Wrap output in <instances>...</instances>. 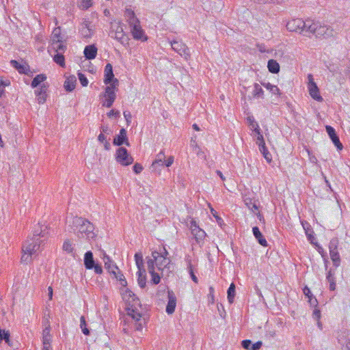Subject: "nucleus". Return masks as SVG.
I'll list each match as a JSON object with an SVG mask.
<instances>
[{
  "label": "nucleus",
  "instance_id": "obj_46",
  "mask_svg": "<svg viewBox=\"0 0 350 350\" xmlns=\"http://www.w3.org/2000/svg\"><path fill=\"white\" fill-rule=\"evenodd\" d=\"M245 202L246 206L253 211L258 209V206L255 202H252V199H246Z\"/></svg>",
  "mask_w": 350,
  "mask_h": 350
},
{
  "label": "nucleus",
  "instance_id": "obj_23",
  "mask_svg": "<svg viewBox=\"0 0 350 350\" xmlns=\"http://www.w3.org/2000/svg\"><path fill=\"white\" fill-rule=\"evenodd\" d=\"M252 232L257 240L258 243L261 245L263 247L267 246V242L262 235V234L260 232L259 228L258 226H254L252 228Z\"/></svg>",
  "mask_w": 350,
  "mask_h": 350
},
{
  "label": "nucleus",
  "instance_id": "obj_42",
  "mask_svg": "<svg viewBox=\"0 0 350 350\" xmlns=\"http://www.w3.org/2000/svg\"><path fill=\"white\" fill-rule=\"evenodd\" d=\"M120 282V284L122 286H126L127 282L125 279L124 275L119 271H116V275H113Z\"/></svg>",
  "mask_w": 350,
  "mask_h": 350
},
{
  "label": "nucleus",
  "instance_id": "obj_3",
  "mask_svg": "<svg viewBox=\"0 0 350 350\" xmlns=\"http://www.w3.org/2000/svg\"><path fill=\"white\" fill-rule=\"evenodd\" d=\"M41 241H37L32 239H28L23 245V254L21 256V262L29 263L31 261L32 255L35 254L39 250Z\"/></svg>",
  "mask_w": 350,
  "mask_h": 350
},
{
  "label": "nucleus",
  "instance_id": "obj_63",
  "mask_svg": "<svg viewBox=\"0 0 350 350\" xmlns=\"http://www.w3.org/2000/svg\"><path fill=\"white\" fill-rule=\"evenodd\" d=\"M303 293L305 295V296L308 298L312 297L313 296L312 293L310 291V289L306 286L303 288Z\"/></svg>",
  "mask_w": 350,
  "mask_h": 350
},
{
  "label": "nucleus",
  "instance_id": "obj_21",
  "mask_svg": "<svg viewBox=\"0 0 350 350\" xmlns=\"http://www.w3.org/2000/svg\"><path fill=\"white\" fill-rule=\"evenodd\" d=\"M46 86L44 84L43 85H41V87L35 91V94H36L37 97V101L39 104H43L47 97L46 94Z\"/></svg>",
  "mask_w": 350,
  "mask_h": 350
},
{
  "label": "nucleus",
  "instance_id": "obj_9",
  "mask_svg": "<svg viewBox=\"0 0 350 350\" xmlns=\"http://www.w3.org/2000/svg\"><path fill=\"white\" fill-rule=\"evenodd\" d=\"M172 48L185 59L190 58L191 54L189 48L181 41L173 40L170 42Z\"/></svg>",
  "mask_w": 350,
  "mask_h": 350
},
{
  "label": "nucleus",
  "instance_id": "obj_56",
  "mask_svg": "<svg viewBox=\"0 0 350 350\" xmlns=\"http://www.w3.org/2000/svg\"><path fill=\"white\" fill-rule=\"evenodd\" d=\"M81 5L84 9H88L92 6V0H81Z\"/></svg>",
  "mask_w": 350,
  "mask_h": 350
},
{
  "label": "nucleus",
  "instance_id": "obj_29",
  "mask_svg": "<svg viewBox=\"0 0 350 350\" xmlns=\"http://www.w3.org/2000/svg\"><path fill=\"white\" fill-rule=\"evenodd\" d=\"M10 64L21 74H27V71L29 70L28 65L21 64L16 60H11Z\"/></svg>",
  "mask_w": 350,
  "mask_h": 350
},
{
  "label": "nucleus",
  "instance_id": "obj_49",
  "mask_svg": "<svg viewBox=\"0 0 350 350\" xmlns=\"http://www.w3.org/2000/svg\"><path fill=\"white\" fill-rule=\"evenodd\" d=\"M158 166H164V161L163 160H161V161H157V159H155V160L152 162V165H151V169L152 171H155L157 170Z\"/></svg>",
  "mask_w": 350,
  "mask_h": 350
},
{
  "label": "nucleus",
  "instance_id": "obj_10",
  "mask_svg": "<svg viewBox=\"0 0 350 350\" xmlns=\"http://www.w3.org/2000/svg\"><path fill=\"white\" fill-rule=\"evenodd\" d=\"M127 314L135 321V329L141 331L143 328V324L141 319L142 314L137 311L136 308H133V306H131V308H128L127 309Z\"/></svg>",
  "mask_w": 350,
  "mask_h": 350
},
{
  "label": "nucleus",
  "instance_id": "obj_6",
  "mask_svg": "<svg viewBox=\"0 0 350 350\" xmlns=\"http://www.w3.org/2000/svg\"><path fill=\"white\" fill-rule=\"evenodd\" d=\"M118 80L116 79L113 83H111L109 85L105 87V97L106 98V101L105 103L103 104L105 107L109 108L113 105L116 98L115 89L118 85Z\"/></svg>",
  "mask_w": 350,
  "mask_h": 350
},
{
  "label": "nucleus",
  "instance_id": "obj_25",
  "mask_svg": "<svg viewBox=\"0 0 350 350\" xmlns=\"http://www.w3.org/2000/svg\"><path fill=\"white\" fill-rule=\"evenodd\" d=\"M191 234L194 237L197 243L200 244L201 243H203V241L206 237V232L204 230L199 228H193Z\"/></svg>",
  "mask_w": 350,
  "mask_h": 350
},
{
  "label": "nucleus",
  "instance_id": "obj_22",
  "mask_svg": "<svg viewBox=\"0 0 350 350\" xmlns=\"http://www.w3.org/2000/svg\"><path fill=\"white\" fill-rule=\"evenodd\" d=\"M95 261L93 256V253L91 251H88L84 255V266L87 269H92L94 267Z\"/></svg>",
  "mask_w": 350,
  "mask_h": 350
},
{
  "label": "nucleus",
  "instance_id": "obj_35",
  "mask_svg": "<svg viewBox=\"0 0 350 350\" xmlns=\"http://www.w3.org/2000/svg\"><path fill=\"white\" fill-rule=\"evenodd\" d=\"M235 284L232 282L227 291V298L230 304H232L234 302V299L235 297Z\"/></svg>",
  "mask_w": 350,
  "mask_h": 350
},
{
  "label": "nucleus",
  "instance_id": "obj_47",
  "mask_svg": "<svg viewBox=\"0 0 350 350\" xmlns=\"http://www.w3.org/2000/svg\"><path fill=\"white\" fill-rule=\"evenodd\" d=\"M79 80L83 87H85L88 84V80L85 75L81 72L78 73Z\"/></svg>",
  "mask_w": 350,
  "mask_h": 350
},
{
  "label": "nucleus",
  "instance_id": "obj_18",
  "mask_svg": "<svg viewBox=\"0 0 350 350\" xmlns=\"http://www.w3.org/2000/svg\"><path fill=\"white\" fill-rule=\"evenodd\" d=\"M152 257H147V267L148 271L154 270V266H157V260H159V258L162 257L161 256V253H159L157 251L152 252Z\"/></svg>",
  "mask_w": 350,
  "mask_h": 350
},
{
  "label": "nucleus",
  "instance_id": "obj_59",
  "mask_svg": "<svg viewBox=\"0 0 350 350\" xmlns=\"http://www.w3.org/2000/svg\"><path fill=\"white\" fill-rule=\"evenodd\" d=\"M124 117L127 122V124L129 125L131 121L132 116L131 114V112L129 111H124L123 112Z\"/></svg>",
  "mask_w": 350,
  "mask_h": 350
},
{
  "label": "nucleus",
  "instance_id": "obj_60",
  "mask_svg": "<svg viewBox=\"0 0 350 350\" xmlns=\"http://www.w3.org/2000/svg\"><path fill=\"white\" fill-rule=\"evenodd\" d=\"M312 317L316 321L320 320V318H321V311L319 309L315 308L314 310V311H313V313H312Z\"/></svg>",
  "mask_w": 350,
  "mask_h": 350
},
{
  "label": "nucleus",
  "instance_id": "obj_5",
  "mask_svg": "<svg viewBox=\"0 0 350 350\" xmlns=\"http://www.w3.org/2000/svg\"><path fill=\"white\" fill-rule=\"evenodd\" d=\"M339 241L338 238H333L329 243V250L331 260L333 262L334 267H338L340 265V257L338 251Z\"/></svg>",
  "mask_w": 350,
  "mask_h": 350
},
{
  "label": "nucleus",
  "instance_id": "obj_64",
  "mask_svg": "<svg viewBox=\"0 0 350 350\" xmlns=\"http://www.w3.org/2000/svg\"><path fill=\"white\" fill-rule=\"evenodd\" d=\"M256 144L260 146L261 144L265 145V142L263 138V135L262 134H259L256 138Z\"/></svg>",
  "mask_w": 350,
  "mask_h": 350
},
{
  "label": "nucleus",
  "instance_id": "obj_33",
  "mask_svg": "<svg viewBox=\"0 0 350 350\" xmlns=\"http://www.w3.org/2000/svg\"><path fill=\"white\" fill-rule=\"evenodd\" d=\"M267 68L270 72L277 74L280 72V65L276 60L269 59L267 63Z\"/></svg>",
  "mask_w": 350,
  "mask_h": 350
},
{
  "label": "nucleus",
  "instance_id": "obj_8",
  "mask_svg": "<svg viewBox=\"0 0 350 350\" xmlns=\"http://www.w3.org/2000/svg\"><path fill=\"white\" fill-rule=\"evenodd\" d=\"M308 78V89L309 91V94L310 96L315 100L321 102L323 98L320 95L319 89L314 82L313 75L312 74H308L307 76Z\"/></svg>",
  "mask_w": 350,
  "mask_h": 350
},
{
  "label": "nucleus",
  "instance_id": "obj_7",
  "mask_svg": "<svg viewBox=\"0 0 350 350\" xmlns=\"http://www.w3.org/2000/svg\"><path fill=\"white\" fill-rule=\"evenodd\" d=\"M116 159L118 163L124 166H127L133 163V158L131 156L126 148L120 147L116 150Z\"/></svg>",
  "mask_w": 350,
  "mask_h": 350
},
{
  "label": "nucleus",
  "instance_id": "obj_27",
  "mask_svg": "<svg viewBox=\"0 0 350 350\" xmlns=\"http://www.w3.org/2000/svg\"><path fill=\"white\" fill-rule=\"evenodd\" d=\"M124 16L126 18L127 22L129 25H132L134 23H139V19L136 17L135 14L133 10L130 8H126L124 12Z\"/></svg>",
  "mask_w": 350,
  "mask_h": 350
},
{
  "label": "nucleus",
  "instance_id": "obj_62",
  "mask_svg": "<svg viewBox=\"0 0 350 350\" xmlns=\"http://www.w3.org/2000/svg\"><path fill=\"white\" fill-rule=\"evenodd\" d=\"M174 163V157L170 156L167 159L164 160V166L170 167Z\"/></svg>",
  "mask_w": 350,
  "mask_h": 350
},
{
  "label": "nucleus",
  "instance_id": "obj_1",
  "mask_svg": "<svg viewBox=\"0 0 350 350\" xmlns=\"http://www.w3.org/2000/svg\"><path fill=\"white\" fill-rule=\"evenodd\" d=\"M72 224L74 232L79 239L91 240L96 237L94 226L88 219L77 217L73 219Z\"/></svg>",
  "mask_w": 350,
  "mask_h": 350
},
{
  "label": "nucleus",
  "instance_id": "obj_14",
  "mask_svg": "<svg viewBox=\"0 0 350 350\" xmlns=\"http://www.w3.org/2000/svg\"><path fill=\"white\" fill-rule=\"evenodd\" d=\"M113 144L117 146H120L122 144H126L128 146H130L128 137L126 136V131L124 129H121L120 133L115 136Z\"/></svg>",
  "mask_w": 350,
  "mask_h": 350
},
{
  "label": "nucleus",
  "instance_id": "obj_11",
  "mask_svg": "<svg viewBox=\"0 0 350 350\" xmlns=\"http://www.w3.org/2000/svg\"><path fill=\"white\" fill-rule=\"evenodd\" d=\"M131 31L133 35V37L135 40H147L148 38L144 33V31L142 29L140 22L134 23L133 25L130 26Z\"/></svg>",
  "mask_w": 350,
  "mask_h": 350
},
{
  "label": "nucleus",
  "instance_id": "obj_28",
  "mask_svg": "<svg viewBox=\"0 0 350 350\" xmlns=\"http://www.w3.org/2000/svg\"><path fill=\"white\" fill-rule=\"evenodd\" d=\"M90 23L88 21H84L81 23L79 31L83 37L90 38L92 35V29L89 27Z\"/></svg>",
  "mask_w": 350,
  "mask_h": 350
},
{
  "label": "nucleus",
  "instance_id": "obj_48",
  "mask_svg": "<svg viewBox=\"0 0 350 350\" xmlns=\"http://www.w3.org/2000/svg\"><path fill=\"white\" fill-rule=\"evenodd\" d=\"M318 251L321 254V256L323 258L324 263H325V269H327V263H328L327 253L320 246H318Z\"/></svg>",
  "mask_w": 350,
  "mask_h": 350
},
{
  "label": "nucleus",
  "instance_id": "obj_2",
  "mask_svg": "<svg viewBox=\"0 0 350 350\" xmlns=\"http://www.w3.org/2000/svg\"><path fill=\"white\" fill-rule=\"evenodd\" d=\"M308 33H304L305 36L310 38L314 35L317 38L327 39L334 36L335 31L330 26L321 25L319 22H314L310 20V25L306 29Z\"/></svg>",
  "mask_w": 350,
  "mask_h": 350
},
{
  "label": "nucleus",
  "instance_id": "obj_40",
  "mask_svg": "<svg viewBox=\"0 0 350 350\" xmlns=\"http://www.w3.org/2000/svg\"><path fill=\"white\" fill-rule=\"evenodd\" d=\"M253 96L256 98H264V91L258 83H254Z\"/></svg>",
  "mask_w": 350,
  "mask_h": 350
},
{
  "label": "nucleus",
  "instance_id": "obj_61",
  "mask_svg": "<svg viewBox=\"0 0 350 350\" xmlns=\"http://www.w3.org/2000/svg\"><path fill=\"white\" fill-rule=\"evenodd\" d=\"M308 302H309L310 305L312 307L316 308L318 305V301H317V298L314 296L308 298Z\"/></svg>",
  "mask_w": 350,
  "mask_h": 350
},
{
  "label": "nucleus",
  "instance_id": "obj_15",
  "mask_svg": "<svg viewBox=\"0 0 350 350\" xmlns=\"http://www.w3.org/2000/svg\"><path fill=\"white\" fill-rule=\"evenodd\" d=\"M117 79L114 77L113 72V66L111 64L108 63L105 67L104 70V83L106 85H108L111 83H113L115 80Z\"/></svg>",
  "mask_w": 350,
  "mask_h": 350
},
{
  "label": "nucleus",
  "instance_id": "obj_58",
  "mask_svg": "<svg viewBox=\"0 0 350 350\" xmlns=\"http://www.w3.org/2000/svg\"><path fill=\"white\" fill-rule=\"evenodd\" d=\"M100 129V133H103L104 135H109L111 133V130L107 126L101 125Z\"/></svg>",
  "mask_w": 350,
  "mask_h": 350
},
{
  "label": "nucleus",
  "instance_id": "obj_55",
  "mask_svg": "<svg viewBox=\"0 0 350 350\" xmlns=\"http://www.w3.org/2000/svg\"><path fill=\"white\" fill-rule=\"evenodd\" d=\"M133 170L137 174L142 172L143 167L141 164L137 163L133 166Z\"/></svg>",
  "mask_w": 350,
  "mask_h": 350
},
{
  "label": "nucleus",
  "instance_id": "obj_39",
  "mask_svg": "<svg viewBox=\"0 0 350 350\" xmlns=\"http://www.w3.org/2000/svg\"><path fill=\"white\" fill-rule=\"evenodd\" d=\"M135 260L138 270L141 271L145 269L144 266L143 256L142 253L137 252L135 254Z\"/></svg>",
  "mask_w": 350,
  "mask_h": 350
},
{
  "label": "nucleus",
  "instance_id": "obj_20",
  "mask_svg": "<svg viewBox=\"0 0 350 350\" xmlns=\"http://www.w3.org/2000/svg\"><path fill=\"white\" fill-rule=\"evenodd\" d=\"M97 47L94 44L88 45L84 49V56L87 59H94L97 55Z\"/></svg>",
  "mask_w": 350,
  "mask_h": 350
},
{
  "label": "nucleus",
  "instance_id": "obj_16",
  "mask_svg": "<svg viewBox=\"0 0 350 350\" xmlns=\"http://www.w3.org/2000/svg\"><path fill=\"white\" fill-rule=\"evenodd\" d=\"M113 38L124 46H128L129 44V38L126 36L122 27L118 26L117 27Z\"/></svg>",
  "mask_w": 350,
  "mask_h": 350
},
{
  "label": "nucleus",
  "instance_id": "obj_57",
  "mask_svg": "<svg viewBox=\"0 0 350 350\" xmlns=\"http://www.w3.org/2000/svg\"><path fill=\"white\" fill-rule=\"evenodd\" d=\"M8 336H10V334L9 331L4 330H0V343L2 342V340L7 338Z\"/></svg>",
  "mask_w": 350,
  "mask_h": 350
},
{
  "label": "nucleus",
  "instance_id": "obj_44",
  "mask_svg": "<svg viewBox=\"0 0 350 350\" xmlns=\"http://www.w3.org/2000/svg\"><path fill=\"white\" fill-rule=\"evenodd\" d=\"M62 248H63L64 251H65V252H66L68 253H71L74 250V247L72 246V243L69 239H66L64 242Z\"/></svg>",
  "mask_w": 350,
  "mask_h": 350
},
{
  "label": "nucleus",
  "instance_id": "obj_50",
  "mask_svg": "<svg viewBox=\"0 0 350 350\" xmlns=\"http://www.w3.org/2000/svg\"><path fill=\"white\" fill-rule=\"evenodd\" d=\"M335 272L330 269L326 275V279L329 283L330 282H336L335 278H334Z\"/></svg>",
  "mask_w": 350,
  "mask_h": 350
},
{
  "label": "nucleus",
  "instance_id": "obj_34",
  "mask_svg": "<svg viewBox=\"0 0 350 350\" xmlns=\"http://www.w3.org/2000/svg\"><path fill=\"white\" fill-rule=\"evenodd\" d=\"M46 79V76L44 74H40L36 75L31 83V86L33 88L38 87L42 82Z\"/></svg>",
  "mask_w": 350,
  "mask_h": 350
},
{
  "label": "nucleus",
  "instance_id": "obj_41",
  "mask_svg": "<svg viewBox=\"0 0 350 350\" xmlns=\"http://www.w3.org/2000/svg\"><path fill=\"white\" fill-rule=\"evenodd\" d=\"M55 40H63V38L61 35V28L57 27L54 28L51 34V42H55Z\"/></svg>",
  "mask_w": 350,
  "mask_h": 350
},
{
  "label": "nucleus",
  "instance_id": "obj_36",
  "mask_svg": "<svg viewBox=\"0 0 350 350\" xmlns=\"http://www.w3.org/2000/svg\"><path fill=\"white\" fill-rule=\"evenodd\" d=\"M262 85L264 86L266 89L269 90L272 94L275 95H280V90L278 88V86L271 84L270 83L267 82H262Z\"/></svg>",
  "mask_w": 350,
  "mask_h": 350
},
{
  "label": "nucleus",
  "instance_id": "obj_13",
  "mask_svg": "<svg viewBox=\"0 0 350 350\" xmlns=\"http://www.w3.org/2000/svg\"><path fill=\"white\" fill-rule=\"evenodd\" d=\"M167 304L166 306L165 311L168 314H172L174 312L176 306V297L172 291H167Z\"/></svg>",
  "mask_w": 350,
  "mask_h": 350
},
{
  "label": "nucleus",
  "instance_id": "obj_53",
  "mask_svg": "<svg viewBox=\"0 0 350 350\" xmlns=\"http://www.w3.org/2000/svg\"><path fill=\"white\" fill-rule=\"evenodd\" d=\"M209 294H208V301L211 304H213L215 301L214 299V288L213 286H210L208 288Z\"/></svg>",
  "mask_w": 350,
  "mask_h": 350
},
{
  "label": "nucleus",
  "instance_id": "obj_52",
  "mask_svg": "<svg viewBox=\"0 0 350 350\" xmlns=\"http://www.w3.org/2000/svg\"><path fill=\"white\" fill-rule=\"evenodd\" d=\"M50 332H51V326H50L49 321L47 320L46 327L42 331V337L51 336Z\"/></svg>",
  "mask_w": 350,
  "mask_h": 350
},
{
  "label": "nucleus",
  "instance_id": "obj_31",
  "mask_svg": "<svg viewBox=\"0 0 350 350\" xmlns=\"http://www.w3.org/2000/svg\"><path fill=\"white\" fill-rule=\"evenodd\" d=\"M46 234L47 232L46 228L42 230L41 227H38V228L34 230L33 237L31 239L37 241H41V243H42L44 240H40V238L45 237Z\"/></svg>",
  "mask_w": 350,
  "mask_h": 350
},
{
  "label": "nucleus",
  "instance_id": "obj_4",
  "mask_svg": "<svg viewBox=\"0 0 350 350\" xmlns=\"http://www.w3.org/2000/svg\"><path fill=\"white\" fill-rule=\"evenodd\" d=\"M310 20L304 21L301 18H295L289 21L286 27L289 31H299L304 36V33H308L306 29H308V25H310Z\"/></svg>",
  "mask_w": 350,
  "mask_h": 350
},
{
  "label": "nucleus",
  "instance_id": "obj_38",
  "mask_svg": "<svg viewBox=\"0 0 350 350\" xmlns=\"http://www.w3.org/2000/svg\"><path fill=\"white\" fill-rule=\"evenodd\" d=\"M64 53H55L53 55V61L61 67H65V58Z\"/></svg>",
  "mask_w": 350,
  "mask_h": 350
},
{
  "label": "nucleus",
  "instance_id": "obj_54",
  "mask_svg": "<svg viewBox=\"0 0 350 350\" xmlns=\"http://www.w3.org/2000/svg\"><path fill=\"white\" fill-rule=\"evenodd\" d=\"M211 212L213 215V216L215 217L216 219V221L217 222V224L220 226H222V225H224V221L223 220V219L221 217H220L219 216H218L217 215V213L216 211H215V213H213V209L211 210Z\"/></svg>",
  "mask_w": 350,
  "mask_h": 350
},
{
  "label": "nucleus",
  "instance_id": "obj_43",
  "mask_svg": "<svg viewBox=\"0 0 350 350\" xmlns=\"http://www.w3.org/2000/svg\"><path fill=\"white\" fill-rule=\"evenodd\" d=\"M80 327L83 334L85 336L90 335V330L87 328L85 319L83 316H81L80 318Z\"/></svg>",
  "mask_w": 350,
  "mask_h": 350
},
{
  "label": "nucleus",
  "instance_id": "obj_37",
  "mask_svg": "<svg viewBox=\"0 0 350 350\" xmlns=\"http://www.w3.org/2000/svg\"><path fill=\"white\" fill-rule=\"evenodd\" d=\"M260 152L262 154L264 158L268 163H271L272 161L271 154L269 152L265 145L261 144L258 146Z\"/></svg>",
  "mask_w": 350,
  "mask_h": 350
},
{
  "label": "nucleus",
  "instance_id": "obj_12",
  "mask_svg": "<svg viewBox=\"0 0 350 350\" xmlns=\"http://www.w3.org/2000/svg\"><path fill=\"white\" fill-rule=\"evenodd\" d=\"M325 130L337 150H341L343 148V146L340 142L339 137L336 134L335 129L332 126L327 125L325 126Z\"/></svg>",
  "mask_w": 350,
  "mask_h": 350
},
{
  "label": "nucleus",
  "instance_id": "obj_45",
  "mask_svg": "<svg viewBox=\"0 0 350 350\" xmlns=\"http://www.w3.org/2000/svg\"><path fill=\"white\" fill-rule=\"evenodd\" d=\"M151 275V282L153 284H158L161 281V276L159 273H156L154 270L149 271Z\"/></svg>",
  "mask_w": 350,
  "mask_h": 350
},
{
  "label": "nucleus",
  "instance_id": "obj_51",
  "mask_svg": "<svg viewBox=\"0 0 350 350\" xmlns=\"http://www.w3.org/2000/svg\"><path fill=\"white\" fill-rule=\"evenodd\" d=\"M185 261L187 263V269L188 270V272L194 271L192 261L190 256H186L185 257Z\"/></svg>",
  "mask_w": 350,
  "mask_h": 350
},
{
  "label": "nucleus",
  "instance_id": "obj_32",
  "mask_svg": "<svg viewBox=\"0 0 350 350\" xmlns=\"http://www.w3.org/2000/svg\"><path fill=\"white\" fill-rule=\"evenodd\" d=\"M137 283L141 288H144L146 285V269L138 270L137 271Z\"/></svg>",
  "mask_w": 350,
  "mask_h": 350
},
{
  "label": "nucleus",
  "instance_id": "obj_17",
  "mask_svg": "<svg viewBox=\"0 0 350 350\" xmlns=\"http://www.w3.org/2000/svg\"><path fill=\"white\" fill-rule=\"evenodd\" d=\"M66 48V45L63 43V40H55V42H51V49H49V51H53L55 53H64Z\"/></svg>",
  "mask_w": 350,
  "mask_h": 350
},
{
  "label": "nucleus",
  "instance_id": "obj_24",
  "mask_svg": "<svg viewBox=\"0 0 350 350\" xmlns=\"http://www.w3.org/2000/svg\"><path fill=\"white\" fill-rule=\"evenodd\" d=\"M161 256L162 257L159 258V260H157V267L159 270H161V274L163 275L165 268L170 269L169 265L171 262V260L165 257L163 254H161Z\"/></svg>",
  "mask_w": 350,
  "mask_h": 350
},
{
  "label": "nucleus",
  "instance_id": "obj_26",
  "mask_svg": "<svg viewBox=\"0 0 350 350\" xmlns=\"http://www.w3.org/2000/svg\"><path fill=\"white\" fill-rule=\"evenodd\" d=\"M103 260L105 262V267L108 271L111 274L116 275V271L119 270L118 267L116 265L113 264L112 260L108 256L105 255Z\"/></svg>",
  "mask_w": 350,
  "mask_h": 350
},
{
  "label": "nucleus",
  "instance_id": "obj_19",
  "mask_svg": "<svg viewBox=\"0 0 350 350\" xmlns=\"http://www.w3.org/2000/svg\"><path fill=\"white\" fill-rule=\"evenodd\" d=\"M241 346L246 350H259L262 346V341H257L255 343H252V340L246 339L241 342Z\"/></svg>",
  "mask_w": 350,
  "mask_h": 350
},
{
  "label": "nucleus",
  "instance_id": "obj_30",
  "mask_svg": "<svg viewBox=\"0 0 350 350\" xmlns=\"http://www.w3.org/2000/svg\"><path fill=\"white\" fill-rule=\"evenodd\" d=\"M76 77L75 76H70L66 79L64 83V88L67 92H72L75 88Z\"/></svg>",
  "mask_w": 350,
  "mask_h": 350
}]
</instances>
